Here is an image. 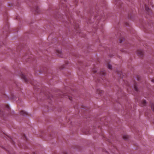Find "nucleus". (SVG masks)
Returning <instances> with one entry per match:
<instances>
[{
  "label": "nucleus",
  "mask_w": 154,
  "mask_h": 154,
  "mask_svg": "<svg viewBox=\"0 0 154 154\" xmlns=\"http://www.w3.org/2000/svg\"><path fill=\"white\" fill-rule=\"evenodd\" d=\"M145 8L146 10L147 11V14L149 15H150L152 12L151 10L149 8L147 5H145Z\"/></svg>",
  "instance_id": "1"
},
{
  "label": "nucleus",
  "mask_w": 154,
  "mask_h": 154,
  "mask_svg": "<svg viewBox=\"0 0 154 154\" xmlns=\"http://www.w3.org/2000/svg\"><path fill=\"white\" fill-rule=\"evenodd\" d=\"M137 54L140 57H142L143 54V51L142 50H138L137 51Z\"/></svg>",
  "instance_id": "2"
},
{
  "label": "nucleus",
  "mask_w": 154,
  "mask_h": 154,
  "mask_svg": "<svg viewBox=\"0 0 154 154\" xmlns=\"http://www.w3.org/2000/svg\"><path fill=\"white\" fill-rule=\"evenodd\" d=\"M21 77L23 79L25 82H28V79H27L26 78L25 75L23 74H22L21 75Z\"/></svg>",
  "instance_id": "3"
},
{
  "label": "nucleus",
  "mask_w": 154,
  "mask_h": 154,
  "mask_svg": "<svg viewBox=\"0 0 154 154\" xmlns=\"http://www.w3.org/2000/svg\"><path fill=\"white\" fill-rule=\"evenodd\" d=\"M100 75H101L104 76L105 75L106 72L105 70L103 69L101 70L100 73Z\"/></svg>",
  "instance_id": "4"
},
{
  "label": "nucleus",
  "mask_w": 154,
  "mask_h": 154,
  "mask_svg": "<svg viewBox=\"0 0 154 154\" xmlns=\"http://www.w3.org/2000/svg\"><path fill=\"white\" fill-rule=\"evenodd\" d=\"M57 54L60 57H62L61 55V51L60 50H57L56 51Z\"/></svg>",
  "instance_id": "5"
},
{
  "label": "nucleus",
  "mask_w": 154,
  "mask_h": 154,
  "mask_svg": "<svg viewBox=\"0 0 154 154\" xmlns=\"http://www.w3.org/2000/svg\"><path fill=\"white\" fill-rule=\"evenodd\" d=\"M33 11H35L36 13H39V9L38 8V7H35L33 10Z\"/></svg>",
  "instance_id": "6"
},
{
  "label": "nucleus",
  "mask_w": 154,
  "mask_h": 154,
  "mask_svg": "<svg viewBox=\"0 0 154 154\" xmlns=\"http://www.w3.org/2000/svg\"><path fill=\"white\" fill-rule=\"evenodd\" d=\"M20 113L21 115H26L27 113L26 112L22 110L20 111Z\"/></svg>",
  "instance_id": "7"
},
{
  "label": "nucleus",
  "mask_w": 154,
  "mask_h": 154,
  "mask_svg": "<svg viewBox=\"0 0 154 154\" xmlns=\"http://www.w3.org/2000/svg\"><path fill=\"white\" fill-rule=\"evenodd\" d=\"M142 103L143 106H145L146 105V102L145 100H143L142 101Z\"/></svg>",
  "instance_id": "8"
},
{
  "label": "nucleus",
  "mask_w": 154,
  "mask_h": 154,
  "mask_svg": "<svg viewBox=\"0 0 154 154\" xmlns=\"http://www.w3.org/2000/svg\"><path fill=\"white\" fill-rule=\"evenodd\" d=\"M134 89H135V91H138V88H137V85L136 84H135L134 85Z\"/></svg>",
  "instance_id": "9"
},
{
  "label": "nucleus",
  "mask_w": 154,
  "mask_h": 154,
  "mask_svg": "<svg viewBox=\"0 0 154 154\" xmlns=\"http://www.w3.org/2000/svg\"><path fill=\"white\" fill-rule=\"evenodd\" d=\"M108 68L110 69H112V66L111 65H110V64H108Z\"/></svg>",
  "instance_id": "10"
},
{
  "label": "nucleus",
  "mask_w": 154,
  "mask_h": 154,
  "mask_svg": "<svg viewBox=\"0 0 154 154\" xmlns=\"http://www.w3.org/2000/svg\"><path fill=\"white\" fill-rule=\"evenodd\" d=\"M128 136H124L123 137V138L125 139H126L127 138H128Z\"/></svg>",
  "instance_id": "11"
},
{
  "label": "nucleus",
  "mask_w": 154,
  "mask_h": 154,
  "mask_svg": "<svg viewBox=\"0 0 154 154\" xmlns=\"http://www.w3.org/2000/svg\"><path fill=\"white\" fill-rule=\"evenodd\" d=\"M69 99L71 100H72V97H69Z\"/></svg>",
  "instance_id": "12"
},
{
  "label": "nucleus",
  "mask_w": 154,
  "mask_h": 154,
  "mask_svg": "<svg viewBox=\"0 0 154 154\" xmlns=\"http://www.w3.org/2000/svg\"><path fill=\"white\" fill-rule=\"evenodd\" d=\"M151 81H152V82H154V79H152L151 80Z\"/></svg>",
  "instance_id": "13"
},
{
  "label": "nucleus",
  "mask_w": 154,
  "mask_h": 154,
  "mask_svg": "<svg viewBox=\"0 0 154 154\" xmlns=\"http://www.w3.org/2000/svg\"><path fill=\"white\" fill-rule=\"evenodd\" d=\"M94 73H95L96 72V71L95 70H94L93 71Z\"/></svg>",
  "instance_id": "14"
},
{
  "label": "nucleus",
  "mask_w": 154,
  "mask_h": 154,
  "mask_svg": "<svg viewBox=\"0 0 154 154\" xmlns=\"http://www.w3.org/2000/svg\"><path fill=\"white\" fill-rule=\"evenodd\" d=\"M100 93H102L103 92V91L101 90H100Z\"/></svg>",
  "instance_id": "15"
},
{
  "label": "nucleus",
  "mask_w": 154,
  "mask_h": 154,
  "mask_svg": "<svg viewBox=\"0 0 154 154\" xmlns=\"http://www.w3.org/2000/svg\"><path fill=\"white\" fill-rule=\"evenodd\" d=\"M122 40H121V39H120V43H122Z\"/></svg>",
  "instance_id": "16"
},
{
  "label": "nucleus",
  "mask_w": 154,
  "mask_h": 154,
  "mask_svg": "<svg viewBox=\"0 0 154 154\" xmlns=\"http://www.w3.org/2000/svg\"><path fill=\"white\" fill-rule=\"evenodd\" d=\"M6 107H7V108H9V106H8V105H7L6 106Z\"/></svg>",
  "instance_id": "17"
},
{
  "label": "nucleus",
  "mask_w": 154,
  "mask_h": 154,
  "mask_svg": "<svg viewBox=\"0 0 154 154\" xmlns=\"http://www.w3.org/2000/svg\"><path fill=\"white\" fill-rule=\"evenodd\" d=\"M63 7H65V5H63Z\"/></svg>",
  "instance_id": "18"
},
{
  "label": "nucleus",
  "mask_w": 154,
  "mask_h": 154,
  "mask_svg": "<svg viewBox=\"0 0 154 154\" xmlns=\"http://www.w3.org/2000/svg\"><path fill=\"white\" fill-rule=\"evenodd\" d=\"M75 29H77V26H75Z\"/></svg>",
  "instance_id": "19"
},
{
  "label": "nucleus",
  "mask_w": 154,
  "mask_h": 154,
  "mask_svg": "<svg viewBox=\"0 0 154 154\" xmlns=\"http://www.w3.org/2000/svg\"><path fill=\"white\" fill-rule=\"evenodd\" d=\"M7 27L8 28V25H7Z\"/></svg>",
  "instance_id": "20"
},
{
  "label": "nucleus",
  "mask_w": 154,
  "mask_h": 154,
  "mask_svg": "<svg viewBox=\"0 0 154 154\" xmlns=\"http://www.w3.org/2000/svg\"><path fill=\"white\" fill-rule=\"evenodd\" d=\"M137 79H138V80H139V78H137Z\"/></svg>",
  "instance_id": "21"
},
{
  "label": "nucleus",
  "mask_w": 154,
  "mask_h": 154,
  "mask_svg": "<svg viewBox=\"0 0 154 154\" xmlns=\"http://www.w3.org/2000/svg\"><path fill=\"white\" fill-rule=\"evenodd\" d=\"M65 154H67V153H66V152H65Z\"/></svg>",
  "instance_id": "22"
},
{
  "label": "nucleus",
  "mask_w": 154,
  "mask_h": 154,
  "mask_svg": "<svg viewBox=\"0 0 154 154\" xmlns=\"http://www.w3.org/2000/svg\"><path fill=\"white\" fill-rule=\"evenodd\" d=\"M69 21H70V22H71V21H70V20H69Z\"/></svg>",
  "instance_id": "23"
},
{
  "label": "nucleus",
  "mask_w": 154,
  "mask_h": 154,
  "mask_svg": "<svg viewBox=\"0 0 154 154\" xmlns=\"http://www.w3.org/2000/svg\"><path fill=\"white\" fill-rule=\"evenodd\" d=\"M66 10L67 11V8H66Z\"/></svg>",
  "instance_id": "24"
},
{
  "label": "nucleus",
  "mask_w": 154,
  "mask_h": 154,
  "mask_svg": "<svg viewBox=\"0 0 154 154\" xmlns=\"http://www.w3.org/2000/svg\"><path fill=\"white\" fill-rule=\"evenodd\" d=\"M117 0H115V1H117Z\"/></svg>",
  "instance_id": "25"
},
{
  "label": "nucleus",
  "mask_w": 154,
  "mask_h": 154,
  "mask_svg": "<svg viewBox=\"0 0 154 154\" xmlns=\"http://www.w3.org/2000/svg\"><path fill=\"white\" fill-rule=\"evenodd\" d=\"M24 137H25V135H24Z\"/></svg>",
  "instance_id": "26"
},
{
  "label": "nucleus",
  "mask_w": 154,
  "mask_h": 154,
  "mask_svg": "<svg viewBox=\"0 0 154 154\" xmlns=\"http://www.w3.org/2000/svg\"><path fill=\"white\" fill-rule=\"evenodd\" d=\"M153 110H154V109H153Z\"/></svg>",
  "instance_id": "27"
}]
</instances>
